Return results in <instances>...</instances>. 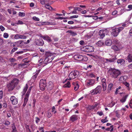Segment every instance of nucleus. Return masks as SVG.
I'll return each instance as SVG.
<instances>
[{
    "label": "nucleus",
    "mask_w": 132,
    "mask_h": 132,
    "mask_svg": "<svg viewBox=\"0 0 132 132\" xmlns=\"http://www.w3.org/2000/svg\"><path fill=\"white\" fill-rule=\"evenodd\" d=\"M111 77L114 79L117 78L121 74V71L115 68H110L108 70Z\"/></svg>",
    "instance_id": "obj_1"
},
{
    "label": "nucleus",
    "mask_w": 132,
    "mask_h": 132,
    "mask_svg": "<svg viewBox=\"0 0 132 132\" xmlns=\"http://www.w3.org/2000/svg\"><path fill=\"white\" fill-rule=\"evenodd\" d=\"M19 80L16 78L14 79L11 82L7 85L8 91L13 90L18 84Z\"/></svg>",
    "instance_id": "obj_2"
},
{
    "label": "nucleus",
    "mask_w": 132,
    "mask_h": 132,
    "mask_svg": "<svg viewBox=\"0 0 132 132\" xmlns=\"http://www.w3.org/2000/svg\"><path fill=\"white\" fill-rule=\"evenodd\" d=\"M124 29L123 27H119L118 28H116L112 30V35L114 37H116L119 33Z\"/></svg>",
    "instance_id": "obj_3"
},
{
    "label": "nucleus",
    "mask_w": 132,
    "mask_h": 132,
    "mask_svg": "<svg viewBox=\"0 0 132 132\" xmlns=\"http://www.w3.org/2000/svg\"><path fill=\"white\" fill-rule=\"evenodd\" d=\"M46 79H41L40 80L39 82V87L40 89L42 90H44L45 87L46 86Z\"/></svg>",
    "instance_id": "obj_4"
},
{
    "label": "nucleus",
    "mask_w": 132,
    "mask_h": 132,
    "mask_svg": "<svg viewBox=\"0 0 132 132\" xmlns=\"http://www.w3.org/2000/svg\"><path fill=\"white\" fill-rule=\"evenodd\" d=\"M79 75V72L77 71H74L71 72L68 76L69 77L72 78L73 79L76 78Z\"/></svg>",
    "instance_id": "obj_5"
},
{
    "label": "nucleus",
    "mask_w": 132,
    "mask_h": 132,
    "mask_svg": "<svg viewBox=\"0 0 132 132\" xmlns=\"http://www.w3.org/2000/svg\"><path fill=\"white\" fill-rule=\"evenodd\" d=\"M101 87L100 86H98L95 89L91 90L90 92L92 95H95L97 93H100L101 92Z\"/></svg>",
    "instance_id": "obj_6"
},
{
    "label": "nucleus",
    "mask_w": 132,
    "mask_h": 132,
    "mask_svg": "<svg viewBox=\"0 0 132 132\" xmlns=\"http://www.w3.org/2000/svg\"><path fill=\"white\" fill-rule=\"evenodd\" d=\"M74 57L75 59L79 61L84 60V58H85L86 59H87V58L85 56H84L82 55L78 54L75 55Z\"/></svg>",
    "instance_id": "obj_7"
},
{
    "label": "nucleus",
    "mask_w": 132,
    "mask_h": 132,
    "mask_svg": "<svg viewBox=\"0 0 132 132\" xmlns=\"http://www.w3.org/2000/svg\"><path fill=\"white\" fill-rule=\"evenodd\" d=\"M95 82V80L93 79H90L87 80L86 81V85L87 87H89V86H92L94 84Z\"/></svg>",
    "instance_id": "obj_8"
},
{
    "label": "nucleus",
    "mask_w": 132,
    "mask_h": 132,
    "mask_svg": "<svg viewBox=\"0 0 132 132\" xmlns=\"http://www.w3.org/2000/svg\"><path fill=\"white\" fill-rule=\"evenodd\" d=\"M84 51L89 52H93L94 50L93 47L91 46H86L84 47Z\"/></svg>",
    "instance_id": "obj_9"
},
{
    "label": "nucleus",
    "mask_w": 132,
    "mask_h": 132,
    "mask_svg": "<svg viewBox=\"0 0 132 132\" xmlns=\"http://www.w3.org/2000/svg\"><path fill=\"white\" fill-rule=\"evenodd\" d=\"M36 45L39 46H43L44 44V42L42 39L36 40L35 42Z\"/></svg>",
    "instance_id": "obj_10"
},
{
    "label": "nucleus",
    "mask_w": 132,
    "mask_h": 132,
    "mask_svg": "<svg viewBox=\"0 0 132 132\" xmlns=\"http://www.w3.org/2000/svg\"><path fill=\"white\" fill-rule=\"evenodd\" d=\"M10 100L13 105H15L18 103V99L14 96L11 97Z\"/></svg>",
    "instance_id": "obj_11"
},
{
    "label": "nucleus",
    "mask_w": 132,
    "mask_h": 132,
    "mask_svg": "<svg viewBox=\"0 0 132 132\" xmlns=\"http://www.w3.org/2000/svg\"><path fill=\"white\" fill-rule=\"evenodd\" d=\"M14 38L15 39H24L26 38V36L24 35L17 34L15 35Z\"/></svg>",
    "instance_id": "obj_12"
},
{
    "label": "nucleus",
    "mask_w": 132,
    "mask_h": 132,
    "mask_svg": "<svg viewBox=\"0 0 132 132\" xmlns=\"http://www.w3.org/2000/svg\"><path fill=\"white\" fill-rule=\"evenodd\" d=\"M117 59L116 56H113L112 58H111L109 59H106V60L107 62H116V60Z\"/></svg>",
    "instance_id": "obj_13"
},
{
    "label": "nucleus",
    "mask_w": 132,
    "mask_h": 132,
    "mask_svg": "<svg viewBox=\"0 0 132 132\" xmlns=\"http://www.w3.org/2000/svg\"><path fill=\"white\" fill-rule=\"evenodd\" d=\"M27 59V58H25L23 59V60L24 63H22L19 64V67H24L26 65H29V64L27 63L29 62V61H26Z\"/></svg>",
    "instance_id": "obj_14"
},
{
    "label": "nucleus",
    "mask_w": 132,
    "mask_h": 132,
    "mask_svg": "<svg viewBox=\"0 0 132 132\" xmlns=\"http://www.w3.org/2000/svg\"><path fill=\"white\" fill-rule=\"evenodd\" d=\"M40 37L43 38L44 40H46L48 42H51L52 41L50 38L48 36H41Z\"/></svg>",
    "instance_id": "obj_15"
},
{
    "label": "nucleus",
    "mask_w": 132,
    "mask_h": 132,
    "mask_svg": "<svg viewBox=\"0 0 132 132\" xmlns=\"http://www.w3.org/2000/svg\"><path fill=\"white\" fill-rule=\"evenodd\" d=\"M117 62L118 64H120L121 65H123L125 63V61L123 59H120L118 60Z\"/></svg>",
    "instance_id": "obj_16"
},
{
    "label": "nucleus",
    "mask_w": 132,
    "mask_h": 132,
    "mask_svg": "<svg viewBox=\"0 0 132 132\" xmlns=\"http://www.w3.org/2000/svg\"><path fill=\"white\" fill-rule=\"evenodd\" d=\"M127 60L129 62H132V55L129 54L127 57Z\"/></svg>",
    "instance_id": "obj_17"
},
{
    "label": "nucleus",
    "mask_w": 132,
    "mask_h": 132,
    "mask_svg": "<svg viewBox=\"0 0 132 132\" xmlns=\"http://www.w3.org/2000/svg\"><path fill=\"white\" fill-rule=\"evenodd\" d=\"M28 88V85L27 84H26V86L24 87L23 90V91L22 92V95H24L25 94Z\"/></svg>",
    "instance_id": "obj_18"
},
{
    "label": "nucleus",
    "mask_w": 132,
    "mask_h": 132,
    "mask_svg": "<svg viewBox=\"0 0 132 132\" xmlns=\"http://www.w3.org/2000/svg\"><path fill=\"white\" fill-rule=\"evenodd\" d=\"M77 116L76 115L72 116L70 118V120L72 122H73L77 119Z\"/></svg>",
    "instance_id": "obj_19"
},
{
    "label": "nucleus",
    "mask_w": 132,
    "mask_h": 132,
    "mask_svg": "<svg viewBox=\"0 0 132 132\" xmlns=\"http://www.w3.org/2000/svg\"><path fill=\"white\" fill-rule=\"evenodd\" d=\"M111 48L114 51H119L120 50V48L116 45L112 46Z\"/></svg>",
    "instance_id": "obj_20"
},
{
    "label": "nucleus",
    "mask_w": 132,
    "mask_h": 132,
    "mask_svg": "<svg viewBox=\"0 0 132 132\" xmlns=\"http://www.w3.org/2000/svg\"><path fill=\"white\" fill-rule=\"evenodd\" d=\"M67 32L69 33L72 36H75L77 35V34L76 32H75L73 31H72L71 30H68L67 31Z\"/></svg>",
    "instance_id": "obj_21"
},
{
    "label": "nucleus",
    "mask_w": 132,
    "mask_h": 132,
    "mask_svg": "<svg viewBox=\"0 0 132 132\" xmlns=\"http://www.w3.org/2000/svg\"><path fill=\"white\" fill-rule=\"evenodd\" d=\"M128 96V95H125L123 97L122 99L120 100V101L122 103L126 101Z\"/></svg>",
    "instance_id": "obj_22"
},
{
    "label": "nucleus",
    "mask_w": 132,
    "mask_h": 132,
    "mask_svg": "<svg viewBox=\"0 0 132 132\" xmlns=\"http://www.w3.org/2000/svg\"><path fill=\"white\" fill-rule=\"evenodd\" d=\"M102 31V30H100L99 32V35L100 36V37L102 39H103L105 36V34L104 33H101V32Z\"/></svg>",
    "instance_id": "obj_23"
},
{
    "label": "nucleus",
    "mask_w": 132,
    "mask_h": 132,
    "mask_svg": "<svg viewBox=\"0 0 132 132\" xmlns=\"http://www.w3.org/2000/svg\"><path fill=\"white\" fill-rule=\"evenodd\" d=\"M112 41L110 40H108L106 41L105 43L106 45L110 46L112 44Z\"/></svg>",
    "instance_id": "obj_24"
},
{
    "label": "nucleus",
    "mask_w": 132,
    "mask_h": 132,
    "mask_svg": "<svg viewBox=\"0 0 132 132\" xmlns=\"http://www.w3.org/2000/svg\"><path fill=\"white\" fill-rule=\"evenodd\" d=\"M16 43L18 44L19 45V46H22L24 45V41L23 40H19L18 41H17Z\"/></svg>",
    "instance_id": "obj_25"
},
{
    "label": "nucleus",
    "mask_w": 132,
    "mask_h": 132,
    "mask_svg": "<svg viewBox=\"0 0 132 132\" xmlns=\"http://www.w3.org/2000/svg\"><path fill=\"white\" fill-rule=\"evenodd\" d=\"M12 125H13L12 126V130L11 132H18L15 127L14 123H13L12 124Z\"/></svg>",
    "instance_id": "obj_26"
},
{
    "label": "nucleus",
    "mask_w": 132,
    "mask_h": 132,
    "mask_svg": "<svg viewBox=\"0 0 132 132\" xmlns=\"http://www.w3.org/2000/svg\"><path fill=\"white\" fill-rule=\"evenodd\" d=\"M70 82L69 81H68L67 83L63 85V87H68L69 88L70 87Z\"/></svg>",
    "instance_id": "obj_27"
},
{
    "label": "nucleus",
    "mask_w": 132,
    "mask_h": 132,
    "mask_svg": "<svg viewBox=\"0 0 132 132\" xmlns=\"http://www.w3.org/2000/svg\"><path fill=\"white\" fill-rule=\"evenodd\" d=\"M123 84L127 87V89L129 90L130 88L129 87V83L127 82H125L123 83Z\"/></svg>",
    "instance_id": "obj_28"
},
{
    "label": "nucleus",
    "mask_w": 132,
    "mask_h": 132,
    "mask_svg": "<svg viewBox=\"0 0 132 132\" xmlns=\"http://www.w3.org/2000/svg\"><path fill=\"white\" fill-rule=\"evenodd\" d=\"M104 44L103 42L101 40L98 41L97 43V44L99 46H102Z\"/></svg>",
    "instance_id": "obj_29"
},
{
    "label": "nucleus",
    "mask_w": 132,
    "mask_h": 132,
    "mask_svg": "<svg viewBox=\"0 0 132 132\" xmlns=\"http://www.w3.org/2000/svg\"><path fill=\"white\" fill-rule=\"evenodd\" d=\"M113 86V84H110L108 86V91H110Z\"/></svg>",
    "instance_id": "obj_30"
},
{
    "label": "nucleus",
    "mask_w": 132,
    "mask_h": 132,
    "mask_svg": "<svg viewBox=\"0 0 132 132\" xmlns=\"http://www.w3.org/2000/svg\"><path fill=\"white\" fill-rule=\"evenodd\" d=\"M102 85L103 87V90L104 91H105L106 88V83H102Z\"/></svg>",
    "instance_id": "obj_31"
},
{
    "label": "nucleus",
    "mask_w": 132,
    "mask_h": 132,
    "mask_svg": "<svg viewBox=\"0 0 132 132\" xmlns=\"http://www.w3.org/2000/svg\"><path fill=\"white\" fill-rule=\"evenodd\" d=\"M45 7H48V8H47V9L50 10H54V9L51 6L49 5L48 4H46L45 6Z\"/></svg>",
    "instance_id": "obj_32"
},
{
    "label": "nucleus",
    "mask_w": 132,
    "mask_h": 132,
    "mask_svg": "<svg viewBox=\"0 0 132 132\" xmlns=\"http://www.w3.org/2000/svg\"><path fill=\"white\" fill-rule=\"evenodd\" d=\"M45 7H48V8H47V9L50 10H54V9L51 6L49 5L48 4H46L45 6Z\"/></svg>",
    "instance_id": "obj_33"
},
{
    "label": "nucleus",
    "mask_w": 132,
    "mask_h": 132,
    "mask_svg": "<svg viewBox=\"0 0 132 132\" xmlns=\"http://www.w3.org/2000/svg\"><path fill=\"white\" fill-rule=\"evenodd\" d=\"M43 23H45V24L49 25L51 24L52 25H55V23H52V22H43Z\"/></svg>",
    "instance_id": "obj_34"
},
{
    "label": "nucleus",
    "mask_w": 132,
    "mask_h": 132,
    "mask_svg": "<svg viewBox=\"0 0 132 132\" xmlns=\"http://www.w3.org/2000/svg\"><path fill=\"white\" fill-rule=\"evenodd\" d=\"M30 92H27V93L25 95V97L24 98V99H27L28 100V98L29 96Z\"/></svg>",
    "instance_id": "obj_35"
},
{
    "label": "nucleus",
    "mask_w": 132,
    "mask_h": 132,
    "mask_svg": "<svg viewBox=\"0 0 132 132\" xmlns=\"http://www.w3.org/2000/svg\"><path fill=\"white\" fill-rule=\"evenodd\" d=\"M107 118V117H106L104 119H102L101 120V121L103 123L107 122L108 121V120L106 119Z\"/></svg>",
    "instance_id": "obj_36"
},
{
    "label": "nucleus",
    "mask_w": 132,
    "mask_h": 132,
    "mask_svg": "<svg viewBox=\"0 0 132 132\" xmlns=\"http://www.w3.org/2000/svg\"><path fill=\"white\" fill-rule=\"evenodd\" d=\"M113 43L115 44H118L119 43V42L118 39H114L113 40Z\"/></svg>",
    "instance_id": "obj_37"
},
{
    "label": "nucleus",
    "mask_w": 132,
    "mask_h": 132,
    "mask_svg": "<svg viewBox=\"0 0 132 132\" xmlns=\"http://www.w3.org/2000/svg\"><path fill=\"white\" fill-rule=\"evenodd\" d=\"M19 15L20 16H25V14L23 12H20L19 13Z\"/></svg>",
    "instance_id": "obj_38"
},
{
    "label": "nucleus",
    "mask_w": 132,
    "mask_h": 132,
    "mask_svg": "<svg viewBox=\"0 0 132 132\" xmlns=\"http://www.w3.org/2000/svg\"><path fill=\"white\" fill-rule=\"evenodd\" d=\"M88 109L89 110H92L95 108L93 105H89L88 107Z\"/></svg>",
    "instance_id": "obj_39"
},
{
    "label": "nucleus",
    "mask_w": 132,
    "mask_h": 132,
    "mask_svg": "<svg viewBox=\"0 0 132 132\" xmlns=\"http://www.w3.org/2000/svg\"><path fill=\"white\" fill-rule=\"evenodd\" d=\"M18 49L17 47H14L12 50V51L11 52V54H12L13 52H14L15 51H16Z\"/></svg>",
    "instance_id": "obj_40"
},
{
    "label": "nucleus",
    "mask_w": 132,
    "mask_h": 132,
    "mask_svg": "<svg viewBox=\"0 0 132 132\" xmlns=\"http://www.w3.org/2000/svg\"><path fill=\"white\" fill-rule=\"evenodd\" d=\"M32 19L34 20L35 21H39V19L36 16H34L33 17Z\"/></svg>",
    "instance_id": "obj_41"
},
{
    "label": "nucleus",
    "mask_w": 132,
    "mask_h": 132,
    "mask_svg": "<svg viewBox=\"0 0 132 132\" xmlns=\"http://www.w3.org/2000/svg\"><path fill=\"white\" fill-rule=\"evenodd\" d=\"M78 17V15H75L72 16H71L69 18V19H71L73 18H77Z\"/></svg>",
    "instance_id": "obj_42"
},
{
    "label": "nucleus",
    "mask_w": 132,
    "mask_h": 132,
    "mask_svg": "<svg viewBox=\"0 0 132 132\" xmlns=\"http://www.w3.org/2000/svg\"><path fill=\"white\" fill-rule=\"evenodd\" d=\"M10 123V122L8 120H6L5 121V123H4V124L6 125H8Z\"/></svg>",
    "instance_id": "obj_43"
},
{
    "label": "nucleus",
    "mask_w": 132,
    "mask_h": 132,
    "mask_svg": "<svg viewBox=\"0 0 132 132\" xmlns=\"http://www.w3.org/2000/svg\"><path fill=\"white\" fill-rule=\"evenodd\" d=\"M79 27L77 26H76L73 27H70L69 28V29H76L78 28H79Z\"/></svg>",
    "instance_id": "obj_44"
},
{
    "label": "nucleus",
    "mask_w": 132,
    "mask_h": 132,
    "mask_svg": "<svg viewBox=\"0 0 132 132\" xmlns=\"http://www.w3.org/2000/svg\"><path fill=\"white\" fill-rule=\"evenodd\" d=\"M3 36L4 38H7L8 37L9 35L7 33H5L4 34Z\"/></svg>",
    "instance_id": "obj_45"
},
{
    "label": "nucleus",
    "mask_w": 132,
    "mask_h": 132,
    "mask_svg": "<svg viewBox=\"0 0 132 132\" xmlns=\"http://www.w3.org/2000/svg\"><path fill=\"white\" fill-rule=\"evenodd\" d=\"M36 122L37 123H38L40 120V119L36 117Z\"/></svg>",
    "instance_id": "obj_46"
},
{
    "label": "nucleus",
    "mask_w": 132,
    "mask_h": 132,
    "mask_svg": "<svg viewBox=\"0 0 132 132\" xmlns=\"http://www.w3.org/2000/svg\"><path fill=\"white\" fill-rule=\"evenodd\" d=\"M125 78L123 76H122L119 79V81H122L124 80H125Z\"/></svg>",
    "instance_id": "obj_47"
},
{
    "label": "nucleus",
    "mask_w": 132,
    "mask_h": 132,
    "mask_svg": "<svg viewBox=\"0 0 132 132\" xmlns=\"http://www.w3.org/2000/svg\"><path fill=\"white\" fill-rule=\"evenodd\" d=\"M27 101L28 100H27V99H24V102L23 105V107H24L26 105Z\"/></svg>",
    "instance_id": "obj_48"
},
{
    "label": "nucleus",
    "mask_w": 132,
    "mask_h": 132,
    "mask_svg": "<svg viewBox=\"0 0 132 132\" xmlns=\"http://www.w3.org/2000/svg\"><path fill=\"white\" fill-rule=\"evenodd\" d=\"M47 1L44 0L40 1V3L42 4H43L47 3Z\"/></svg>",
    "instance_id": "obj_49"
},
{
    "label": "nucleus",
    "mask_w": 132,
    "mask_h": 132,
    "mask_svg": "<svg viewBox=\"0 0 132 132\" xmlns=\"http://www.w3.org/2000/svg\"><path fill=\"white\" fill-rule=\"evenodd\" d=\"M23 23V22L21 20H19L18 21V22L16 23L17 24H22Z\"/></svg>",
    "instance_id": "obj_50"
},
{
    "label": "nucleus",
    "mask_w": 132,
    "mask_h": 132,
    "mask_svg": "<svg viewBox=\"0 0 132 132\" xmlns=\"http://www.w3.org/2000/svg\"><path fill=\"white\" fill-rule=\"evenodd\" d=\"M76 84H77V87L76 86H75L74 89V90L75 91H76L78 90V88H79V85H78V84L77 83H76Z\"/></svg>",
    "instance_id": "obj_51"
},
{
    "label": "nucleus",
    "mask_w": 132,
    "mask_h": 132,
    "mask_svg": "<svg viewBox=\"0 0 132 132\" xmlns=\"http://www.w3.org/2000/svg\"><path fill=\"white\" fill-rule=\"evenodd\" d=\"M38 75V73H36L35 75H34L32 77V78L33 79H35L36 78L37 75Z\"/></svg>",
    "instance_id": "obj_52"
},
{
    "label": "nucleus",
    "mask_w": 132,
    "mask_h": 132,
    "mask_svg": "<svg viewBox=\"0 0 132 132\" xmlns=\"http://www.w3.org/2000/svg\"><path fill=\"white\" fill-rule=\"evenodd\" d=\"M3 96V92L2 91H0V99L2 98Z\"/></svg>",
    "instance_id": "obj_53"
},
{
    "label": "nucleus",
    "mask_w": 132,
    "mask_h": 132,
    "mask_svg": "<svg viewBox=\"0 0 132 132\" xmlns=\"http://www.w3.org/2000/svg\"><path fill=\"white\" fill-rule=\"evenodd\" d=\"M0 29L2 31H3L5 29V28L2 26H0Z\"/></svg>",
    "instance_id": "obj_54"
},
{
    "label": "nucleus",
    "mask_w": 132,
    "mask_h": 132,
    "mask_svg": "<svg viewBox=\"0 0 132 132\" xmlns=\"http://www.w3.org/2000/svg\"><path fill=\"white\" fill-rule=\"evenodd\" d=\"M9 60L11 62H14L15 61V59L12 58H10Z\"/></svg>",
    "instance_id": "obj_55"
},
{
    "label": "nucleus",
    "mask_w": 132,
    "mask_h": 132,
    "mask_svg": "<svg viewBox=\"0 0 132 132\" xmlns=\"http://www.w3.org/2000/svg\"><path fill=\"white\" fill-rule=\"evenodd\" d=\"M128 7L129 8V9L128 10V11H130L132 9V5H128Z\"/></svg>",
    "instance_id": "obj_56"
},
{
    "label": "nucleus",
    "mask_w": 132,
    "mask_h": 132,
    "mask_svg": "<svg viewBox=\"0 0 132 132\" xmlns=\"http://www.w3.org/2000/svg\"><path fill=\"white\" fill-rule=\"evenodd\" d=\"M102 83H106V79L105 78H103L102 80Z\"/></svg>",
    "instance_id": "obj_57"
},
{
    "label": "nucleus",
    "mask_w": 132,
    "mask_h": 132,
    "mask_svg": "<svg viewBox=\"0 0 132 132\" xmlns=\"http://www.w3.org/2000/svg\"><path fill=\"white\" fill-rule=\"evenodd\" d=\"M117 11L115 10L112 12V14L113 15H115L117 13Z\"/></svg>",
    "instance_id": "obj_58"
},
{
    "label": "nucleus",
    "mask_w": 132,
    "mask_h": 132,
    "mask_svg": "<svg viewBox=\"0 0 132 132\" xmlns=\"http://www.w3.org/2000/svg\"><path fill=\"white\" fill-rule=\"evenodd\" d=\"M4 43L3 39L0 38V45H1Z\"/></svg>",
    "instance_id": "obj_59"
},
{
    "label": "nucleus",
    "mask_w": 132,
    "mask_h": 132,
    "mask_svg": "<svg viewBox=\"0 0 132 132\" xmlns=\"http://www.w3.org/2000/svg\"><path fill=\"white\" fill-rule=\"evenodd\" d=\"M55 19H61L62 20L64 19L63 17H57L55 18Z\"/></svg>",
    "instance_id": "obj_60"
},
{
    "label": "nucleus",
    "mask_w": 132,
    "mask_h": 132,
    "mask_svg": "<svg viewBox=\"0 0 132 132\" xmlns=\"http://www.w3.org/2000/svg\"><path fill=\"white\" fill-rule=\"evenodd\" d=\"M3 107H4L5 108H6L7 107V105L6 102H5L3 103Z\"/></svg>",
    "instance_id": "obj_61"
},
{
    "label": "nucleus",
    "mask_w": 132,
    "mask_h": 132,
    "mask_svg": "<svg viewBox=\"0 0 132 132\" xmlns=\"http://www.w3.org/2000/svg\"><path fill=\"white\" fill-rule=\"evenodd\" d=\"M74 23L73 21H69L68 22V23L69 24H73Z\"/></svg>",
    "instance_id": "obj_62"
},
{
    "label": "nucleus",
    "mask_w": 132,
    "mask_h": 132,
    "mask_svg": "<svg viewBox=\"0 0 132 132\" xmlns=\"http://www.w3.org/2000/svg\"><path fill=\"white\" fill-rule=\"evenodd\" d=\"M129 34L130 36H132V28L130 30Z\"/></svg>",
    "instance_id": "obj_63"
},
{
    "label": "nucleus",
    "mask_w": 132,
    "mask_h": 132,
    "mask_svg": "<svg viewBox=\"0 0 132 132\" xmlns=\"http://www.w3.org/2000/svg\"><path fill=\"white\" fill-rule=\"evenodd\" d=\"M128 67L130 69H132V63L129 65H128Z\"/></svg>",
    "instance_id": "obj_64"
}]
</instances>
